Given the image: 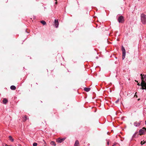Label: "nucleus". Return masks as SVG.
Masks as SVG:
<instances>
[{
    "mask_svg": "<svg viewBox=\"0 0 146 146\" xmlns=\"http://www.w3.org/2000/svg\"><path fill=\"white\" fill-rule=\"evenodd\" d=\"M44 144H46V142H45L44 143Z\"/></svg>",
    "mask_w": 146,
    "mask_h": 146,
    "instance_id": "nucleus-26",
    "label": "nucleus"
},
{
    "mask_svg": "<svg viewBox=\"0 0 146 146\" xmlns=\"http://www.w3.org/2000/svg\"><path fill=\"white\" fill-rule=\"evenodd\" d=\"M66 138H65V137L62 138L63 141L64 140H65V139H66Z\"/></svg>",
    "mask_w": 146,
    "mask_h": 146,
    "instance_id": "nucleus-21",
    "label": "nucleus"
},
{
    "mask_svg": "<svg viewBox=\"0 0 146 146\" xmlns=\"http://www.w3.org/2000/svg\"><path fill=\"white\" fill-rule=\"evenodd\" d=\"M74 146H80L79 142L78 140L76 141Z\"/></svg>",
    "mask_w": 146,
    "mask_h": 146,
    "instance_id": "nucleus-7",
    "label": "nucleus"
},
{
    "mask_svg": "<svg viewBox=\"0 0 146 146\" xmlns=\"http://www.w3.org/2000/svg\"><path fill=\"white\" fill-rule=\"evenodd\" d=\"M145 131H146V129L145 127H143L139 130V132L140 135H142L143 134Z\"/></svg>",
    "mask_w": 146,
    "mask_h": 146,
    "instance_id": "nucleus-3",
    "label": "nucleus"
},
{
    "mask_svg": "<svg viewBox=\"0 0 146 146\" xmlns=\"http://www.w3.org/2000/svg\"><path fill=\"white\" fill-rule=\"evenodd\" d=\"M90 89H91V88H90L85 87L84 88V90L86 92H89V91H90Z\"/></svg>",
    "mask_w": 146,
    "mask_h": 146,
    "instance_id": "nucleus-8",
    "label": "nucleus"
},
{
    "mask_svg": "<svg viewBox=\"0 0 146 146\" xmlns=\"http://www.w3.org/2000/svg\"><path fill=\"white\" fill-rule=\"evenodd\" d=\"M144 86H142V87L141 88V89H142V90H144V89H146V88L145 87V88H144Z\"/></svg>",
    "mask_w": 146,
    "mask_h": 146,
    "instance_id": "nucleus-18",
    "label": "nucleus"
},
{
    "mask_svg": "<svg viewBox=\"0 0 146 146\" xmlns=\"http://www.w3.org/2000/svg\"><path fill=\"white\" fill-rule=\"evenodd\" d=\"M141 22L143 24L146 23V15L144 14H142L141 15Z\"/></svg>",
    "mask_w": 146,
    "mask_h": 146,
    "instance_id": "nucleus-1",
    "label": "nucleus"
},
{
    "mask_svg": "<svg viewBox=\"0 0 146 146\" xmlns=\"http://www.w3.org/2000/svg\"><path fill=\"white\" fill-rule=\"evenodd\" d=\"M28 119V118L26 115L24 116L23 117V121H26Z\"/></svg>",
    "mask_w": 146,
    "mask_h": 146,
    "instance_id": "nucleus-10",
    "label": "nucleus"
},
{
    "mask_svg": "<svg viewBox=\"0 0 146 146\" xmlns=\"http://www.w3.org/2000/svg\"><path fill=\"white\" fill-rule=\"evenodd\" d=\"M9 140L11 141V142H13L14 140V139L12 138L11 136H9Z\"/></svg>",
    "mask_w": 146,
    "mask_h": 146,
    "instance_id": "nucleus-12",
    "label": "nucleus"
},
{
    "mask_svg": "<svg viewBox=\"0 0 146 146\" xmlns=\"http://www.w3.org/2000/svg\"><path fill=\"white\" fill-rule=\"evenodd\" d=\"M137 93V92H136L135 94V96H136V97H137V96L136 95V94Z\"/></svg>",
    "mask_w": 146,
    "mask_h": 146,
    "instance_id": "nucleus-22",
    "label": "nucleus"
},
{
    "mask_svg": "<svg viewBox=\"0 0 146 146\" xmlns=\"http://www.w3.org/2000/svg\"><path fill=\"white\" fill-rule=\"evenodd\" d=\"M118 21L119 23H123L124 22V18L122 16H120L118 19Z\"/></svg>",
    "mask_w": 146,
    "mask_h": 146,
    "instance_id": "nucleus-2",
    "label": "nucleus"
},
{
    "mask_svg": "<svg viewBox=\"0 0 146 146\" xmlns=\"http://www.w3.org/2000/svg\"><path fill=\"white\" fill-rule=\"evenodd\" d=\"M113 145H114V146L115 145V144H113Z\"/></svg>",
    "mask_w": 146,
    "mask_h": 146,
    "instance_id": "nucleus-28",
    "label": "nucleus"
},
{
    "mask_svg": "<svg viewBox=\"0 0 146 146\" xmlns=\"http://www.w3.org/2000/svg\"><path fill=\"white\" fill-rule=\"evenodd\" d=\"M145 129H146V128H145Z\"/></svg>",
    "mask_w": 146,
    "mask_h": 146,
    "instance_id": "nucleus-31",
    "label": "nucleus"
},
{
    "mask_svg": "<svg viewBox=\"0 0 146 146\" xmlns=\"http://www.w3.org/2000/svg\"><path fill=\"white\" fill-rule=\"evenodd\" d=\"M145 124H146V120L145 121Z\"/></svg>",
    "mask_w": 146,
    "mask_h": 146,
    "instance_id": "nucleus-27",
    "label": "nucleus"
},
{
    "mask_svg": "<svg viewBox=\"0 0 146 146\" xmlns=\"http://www.w3.org/2000/svg\"><path fill=\"white\" fill-rule=\"evenodd\" d=\"M37 143H34L33 144V146H37Z\"/></svg>",
    "mask_w": 146,
    "mask_h": 146,
    "instance_id": "nucleus-17",
    "label": "nucleus"
},
{
    "mask_svg": "<svg viewBox=\"0 0 146 146\" xmlns=\"http://www.w3.org/2000/svg\"><path fill=\"white\" fill-rule=\"evenodd\" d=\"M8 100L6 98H4L3 100V104H6L8 102Z\"/></svg>",
    "mask_w": 146,
    "mask_h": 146,
    "instance_id": "nucleus-9",
    "label": "nucleus"
},
{
    "mask_svg": "<svg viewBox=\"0 0 146 146\" xmlns=\"http://www.w3.org/2000/svg\"><path fill=\"white\" fill-rule=\"evenodd\" d=\"M10 88L11 90H15L16 89V87L13 85H12L11 86Z\"/></svg>",
    "mask_w": 146,
    "mask_h": 146,
    "instance_id": "nucleus-11",
    "label": "nucleus"
},
{
    "mask_svg": "<svg viewBox=\"0 0 146 146\" xmlns=\"http://www.w3.org/2000/svg\"><path fill=\"white\" fill-rule=\"evenodd\" d=\"M121 50L122 51V53L126 52V51L125 48L123 46H122Z\"/></svg>",
    "mask_w": 146,
    "mask_h": 146,
    "instance_id": "nucleus-14",
    "label": "nucleus"
},
{
    "mask_svg": "<svg viewBox=\"0 0 146 146\" xmlns=\"http://www.w3.org/2000/svg\"><path fill=\"white\" fill-rule=\"evenodd\" d=\"M57 2L56 1L55 2V4H57Z\"/></svg>",
    "mask_w": 146,
    "mask_h": 146,
    "instance_id": "nucleus-23",
    "label": "nucleus"
},
{
    "mask_svg": "<svg viewBox=\"0 0 146 146\" xmlns=\"http://www.w3.org/2000/svg\"><path fill=\"white\" fill-rule=\"evenodd\" d=\"M112 146H114V145H113Z\"/></svg>",
    "mask_w": 146,
    "mask_h": 146,
    "instance_id": "nucleus-30",
    "label": "nucleus"
},
{
    "mask_svg": "<svg viewBox=\"0 0 146 146\" xmlns=\"http://www.w3.org/2000/svg\"><path fill=\"white\" fill-rule=\"evenodd\" d=\"M119 101V99H118L117 101H116L115 102V103H117Z\"/></svg>",
    "mask_w": 146,
    "mask_h": 146,
    "instance_id": "nucleus-20",
    "label": "nucleus"
},
{
    "mask_svg": "<svg viewBox=\"0 0 146 146\" xmlns=\"http://www.w3.org/2000/svg\"><path fill=\"white\" fill-rule=\"evenodd\" d=\"M56 141L58 143H61L63 141L62 138L61 139L60 138H58L57 139Z\"/></svg>",
    "mask_w": 146,
    "mask_h": 146,
    "instance_id": "nucleus-6",
    "label": "nucleus"
},
{
    "mask_svg": "<svg viewBox=\"0 0 146 146\" xmlns=\"http://www.w3.org/2000/svg\"><path fill=\"white\" fill-rule=\"evenodd\" d=\"M141 121L138 122L137 121L135 122L134 123V125L136 127H138L140 126L141 124Z\"/></svg>",
    "mask_w": 146,
    "mask_h": 146,
    "instance_id": "nucleus-4",
    "label": "nucleus"
},
{
    "mask_svg": "<svg viewBox=\"0 0 146 146\" xmlns=\"http://www.w3.org/2000/svg\"><path fill=\"white\" fill-rule=\"evenodd\" d=\"M54 23L56 27H58L59 25V23L58 20L55 19Z\"/></svg>",
    "mask_w": 146,
    "mask_h": 146,
    "instance_id": "nucleus-5",
    "label": "nucleus"
},
{
    "mask_svg": "<svg viewBox=\"0 0 146 146\" xmlns=\"http://www.w3.org/2000/svg\"><path fill=\"white\" fill-rule=\"evenodd\" d=\"M143 142L142 141H141V145H143V144H144L145 143V142H144L143 143Z\"/></svg>",
    "mask_w": 146,
    "mask_h": 146,
    "instance_id": "nucleus-19",
    "label": "nucleus"
},
{
    "mask_svg": "<svg viewBox=\"0 0 146 146\" xmlns=\"http://www.w3.org/2000/svg\"><path fill=\"white\" fill-rule=\"evenodd\" d=\"M107 144L108 145H109V142H107Z\"/></svg>",
    "mask_w": 146,
    "mask_h": 146,
    "instance_id": "nucleus-24",
    "label": "nucleus"
},
{
    "mask_svg": "<svg viewBox=\"0 0 146 146\" xmlns=\"http://www.w3.org/2000/svg\"><path fill=\"white\" fill-rule=\"evenodd\" d=\"M50 144L52 145H54V146H55L56 145V144L55 143V142L54 141H52L50 143Z\"/></svg>",
    "mask_w": 146,
    "mask_h": 146,
    "instance_id": "nucleus-13",
    "label": "nucleus"
},
{
    "mask_svg": "<svg viewBox=\"0 0 146 146\" xmlns=\"http://www.w3.org/2000/svg\"><path fill=\"white\" fill-rule=\"evenodd\" d=\"M123 53V54H122V60H123L125 58V54H126V52H124V53Z\"/></svg>",
    "mask_w": 146,
    "mask_h": 146,
    "instance_id": "nucleus-16",
    "label": "nucleus"
},
{
    "mask_svg": "<svg viewBox=\"0 0 146 146\" xmlns=\"http://www.w3.org/2000/svg\"><path fill=\"white\" fill-rule=\"evenodd\" d=\"M5 146H9V145H7L6 144L5 145Z\"/></svg>",
    "mask_w": 146,
    "mask_h": 146,
    "instance_id": "nucleus-25",
    "label": "nucleus"
},
{
    "mask_svg": "<svg viewBox=\"0 0 146 146\" xmlns=\"http://www.w3.org/2000/svg\"><path fill=\"white\" fill-rule=\"evenodd\" d=\"M40 23L42 24L43 25H46V23L44 21H40Z\"/></svg>",
    "mask_w": 146,
    "mask_h": 146,
    "instance_id": "nucleus-15",
    "label": "nucleus"
},
{
    "mask_svg": "<svg viewBox=\"0 0 146 146\" xmlns=\"http://www.w3.org/2000/svg\"><path fill=\"white\" fill-rule=\"evenodd\" d=\"M115 58H117V57H115Z\"/></svg>",
    "mask_w": 146,
    "mask_h": 146,
    "instance_id": "nucleus-29",
    "label": "nucleus"
}]
</instances>
